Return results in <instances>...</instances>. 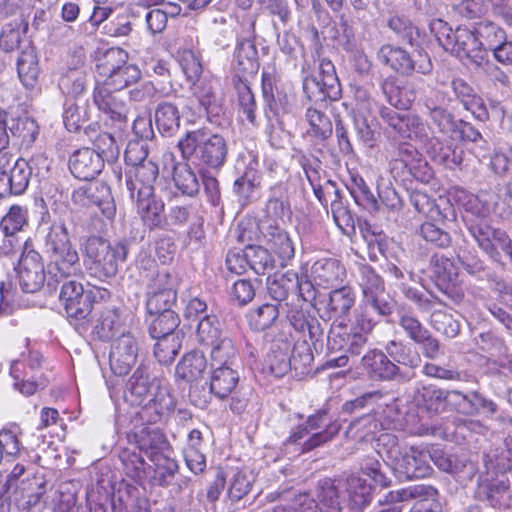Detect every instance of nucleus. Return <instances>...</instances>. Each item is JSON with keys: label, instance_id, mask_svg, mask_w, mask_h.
Masks as SVG:
<instances>
[{"label": "nucleus", "instance_id": "f257e3e1", "mask_svg": "<svg viewBox=\"0 0 512 512\" xmlns=\"http://www.w3.org/2000/svg\"><path fill=\"white\" fill-rule=\"evenodd\" d=\"M124 400L131 406H142L139 415L142 420L149 423L158 422L175 407V400L165 379L151 375L148 368L143 365H140L129 378Z\"/></svg>", "mask_w": 512, "mask_h": 512}, {"label": "nucleus", "instance_id": "f03ea898", "mask_svg": "<svg viewBox=\"0 0 512 512\" xmlns=\"http://www.w3.org/2000/svg\"><path fill=\"white\" fill-rule=\"evenodd\" d=\"M178 148L183 159H194L199 165L211 169L224 166L228 156L226 139L206 127L187 131L178 141Z\"/></svg>", "mask_w": 512, "mask_h": 512}, {"label": "nucleus", "instance_id": "7ed1b4c3", "mask_svg": "<svg viewBox=\"0 0 512 512\" xmlns=\"http://www.w3.org/2000/svg\"><path fill=\"white\" fill-rule=\"evenodd\" d=\"M84 265L91 277L106 281L116 276L119 266L126 261L129 248L124 241L111 245L99 236H90L82 244Z\"/></svg>", "mask_w": 512, "mask_h": 512}, {"label": "nucleus", "instance_id": "20e7f679", "mask_svg": "<svg viewBox=\"0 0 512 512\" xmlns=\"http://www.w3.org/2000/svg\"><path fill=\"white\" fill-rule=\"evenodd\" d=\"M44 247L50 260L49 276L70 278L82 273L78 252L73 247L63 223L54 222L49 227Z\"/></svg>", "mask_w": 512, "mask_h": 512}, {"label": "nucleus", "instance_id": "39448f33", "mask_svg": "<svg viewBox=\"0 0 512 512\" xmlns=\"http://www.w3.org/2000/svg\"><path fill=\"white\" fill-rule=\"evenodd\" d=\"M437 24L439 25L437 41L446 51H450L459 58H468L477 66H481L486 61V52L480 48L475 28L459 26L453 30L441 20Z\"/></svg>", "mask_w": 512, "mask_h": 512}, {"label": "nucleus", "instance_id": "423d86ee", "mask_svg": "<svg viewBox=\"0 0 512 512\" xmlns=\"http://www.w3.org/2000/svg\"><path fill=\"white\" fill-rule=\"evenodd\" d=\"M60 282H63L59 301L63 305L69 318L84 320L90 315L93 302L89 292H85L83 285L68 278L49 277L46 290L49 294L56 292Z\"/></svg>", "mask_w": 512, "mask_h": 512}, {"label": "nucleus", "instance_id": "0eeeda50", "mask_svg": "<svg viewBox=\"0 0 512 512\" xmlns=\"http://www.w3.org/2000/svg\"><path fill=\"white\" fill-rule=\"evenodd\" d=\"M467 229L478 247L493 261L501 262L504 253L512 264V240L505 231L490 226L483 219L467 221Z\"/></svg>", "mask_w": 512, "mask_h": 512}, {"label": "nucleus", "instance_id": "6e6552de", "mask_svg": "<svg viewBox=\"0 0 512 512\" xmlns=\"http://www.w3.org/2000/svg\"><path fill=\"white\" fill-rule=\"evenodd\" d=\"M377 59L393 71L406 76L414 72L427 75L433 69L432 62L426 53L417 52L410 55L401 47L391 44H385L379 48Z\"/></svg>", "mask_w": 512, "mask_h": 512}, {"label": "nucleus", "instance_id": "1a4fd4ad", "mask_svg": "<svg viewBox=\"0 0 512 512\" xmlns=\"http://www.w3.org/2000/svg\"><path fill=\"white\" fill-rule=\"evenodd\" d=\"M390 169L394 177L402 180H408L410 177L427 182L431 177V169L427 161L410 145L403 144L398 148L397 157L391 160Z\"/></svg>", "mask_w": 512, "mask_h": 512}, {"label": "nucleus", "instance_id": "9d476101", "mask_svg": "<svg viewBox=\"0 0 512 512\" xmlns=\"http://www.w3.org/2000/svg\"><path fill=\"white\" fill-rule=\"evenodd\" d=\"M361 361L367 376L375 381L406 383L415 376V373L403 370L394 361L390 360L385 350H370L362 357Z\"/></svg>", "mask_w": 512, "mask_h": 512}, {"label": "nucleus", "instance_id": "9b49d317", "mask_svg": "<svg viewBox=\"0 0 512 512\" xmlns=\"http://www.w3.org/2000/svg\"><path fill=\"white\" fill-rule=\"evenodd\" d=\"M31 167L25 159L13 160L7 153H0V193L20 195L28 187Z\"/></svg>", "mask_w": 512, "mask_h": 512}, {"label": "nucleus", "instance_id": "f8f14e48", "mask_svg": "<svg viewBox=\"0 0 512 512\" xmlns=\"http://www.w3.org/2000/svg\"><path fill=\"white\" fill-rule=\"evenodd\" d=\"M139 343L130 332L123 331L111 343L109 365L117 376L127 375L137 361Z\"/></svg>", "mask_w": 512, "mask_h": 512}, {"label": "nucleus", "instance_id": "ddd939ff", "mask_svg": "<svg viewBox=\"0 0 512 512\" xmlns=\"http://www.w3.org/2000/svg\"><path fill=\"white\" fill-rule=\"evenodd\" d=\"M18 278L21 289L36 293L44 287L46 275L42 256L33 249H24L18 264Z\"/></svg>", "mask_w": 512, "mask_h": 512}, {"label": "nucleus", "instance_id": "4468645a", "mask_svg": "<svg viewBox=\"0 0 512 512\" xmlns=\"http://www.w3.org/2000/svg\"><path fill=\"white\" fill-rule=\"evenodd\" d=\"M475 497L494 509L511 506V491L507 478L480 475L478 478Z\"/></svg>", "mask_w": 512, "mask_h": 512}, {"label": "nucleus", "instance_id": "2eb2a0df", "mask_svg": "<svg viewBox=\"0 0 512 512\" xmlns=\"http://www.w3.org/2000/svg\"><path fill=\"white\" fill-rule=\"evenodd\" d=\"M393 308L394 305L391 299H361L354 310L351 323L355 324L356 329L360 331L372 332L382 318L389 317L392 314Z\"/></svg>", "mask_w": 512, "mask_h": 512}, {"label": "nucleus", "instance_id": "dca6fc26", "mask_svg": "<svg viewBox=\"0 0 512 512\" xmlns=\"http://www.w3.org/2000/svg\"><path fill=\"white\" fill-rule=\"evenodd\" d=\"M379 113L381 118L400 137L419 139L420 141L428 139V126L419 116L411 113L400 114L387 107H380Z\"/></svg>", "mask_w": 512, "mask_h": 512}, {"label": "nucleus", "instance_id": "f3484780", "mask_svg": "<svg viewBox=\"0 0 512 512\" xmlns=\"http://www.w3.org/2000/svg\"><path fill=\"white\" fill-rule=\"evenodd\" d=\"M430 449L412 446L404 451L395 472L406 479H421L432 474Z\"/></svg>", "mask_w": 512, "mask_h": 512}, {"label": "nucleus", "instance_id": "a211bd4d", "mask_svg": "<svg viewBox=\"0 0 512 512\" xmlns=\"http://www.w3.org/2000/svg\"><path fill=\"white\" fill-rule=\"evenodd\" d=\"M158 174V166L151 160L130 168L125 174V184L130 198L134 200L135 195L147 196L154 192Z\"/></svg>", "mask_w": 512, "mask_h": 512}, {"label": "nucleus", "instance_id": "6ab92c4d", "mask_svg": "<svg viewBox=\"0 0 512 512\" xmlns=\"http://www.w3.org/2000/svg\"><path fill=\"white\" fill-rule=\"evenodd\" d=\"M438 496V490L430 485H413L403 488L398 491H391L388 493L387 501L390 502H403L411 499H419L421 501L431 499L432 503L429 505L424 503L416 504L410 512H441V504L435 500Z\"/></svg>", "mask_w": 512, "mask_h": 512}, {"label": "nucleus", "instance_id": "aec40b11", "mask_svg": "<svg viewBox=\"0 0 512 512\" xmlns=\"http://www.w3.org/2000/svg\"><path fill=\"white\" fill-rule=\"evenodd\" d=\"M344 488V479L326 478L319 481L317 489L319 510H317L318 504L314 502L315 507L310 512H342V504L346 501Z\"/></svg>", "mask_w": 512, "mask_h": 512}, {"label": "nucleus", "instance_id": "412c9836", "mask_svg": "<svg viewBox=\"0 0 512 512\" xmlns=\"http://www.w3.org/2000/svg\"><path fill=\"white\" fill-rule=\"evenodd\" d=\"M93 101L98 109L107 114L111 120L125 122L129 107L120 91L98 84L93 92Z\"/></svg>", "mask_w": 512, "mask_h": 512}, {"label": "nucleus", "instance_id": "4be33fe9", "mask_svg": "<svg viewBox=\"0 0 512 512\" xmlns=\"http://www.w3.org/2000/svg\"><path fill=\"white\" fill-rule=\"evenodd\" d=\"M73 200L82 206L96 205L105 217L112 218L116 208L110 200L109 188L106 185L90 183L79 187L73 193Z\"/></svg>", "mask_w": 512, "mask_h": 512}, {"label": "nucleus", "instance_id": "5701e85b", "mask_svg": "<svg viewBox=\"0 0 512 512\" xmlns=\"http://www.w3.org/2000/svg\"><path fill=\"white\" fill-rule=\"evenodd\" d=\"M69 168L76 178L91 181L101 173L104 162L95 150L83 148L74 152L70 157Z\"/></svg>", "mask_w": 512, "mask_h": 512}, {"label": "nucleus", "instance_id": "b1692460", "mask_svg": "<svg viewBox=\"0 0 512 512\" xmlns=\"http://www.w3.org/2000/svg\"><path fill=\"white\" fill-rule=\"evenodd\" d=\"M311 276L316 285L330 288L343 282L346 269L337 259L322 258L312 265Z\"/></svg>", "mask_w": 512, "mask_h": 512}, {"label": "nucleus", "instance_id": "393cba45", "mask_svg": "<svg viewBox=\"0 0 512 512\" xmlns=\"http://www.w3.org/2000/svg\"><path fill=\"white\" fill-rule=\"evenodd\" d=\"M338 431L339 426L329 425L325 430L313 433L309 438L304 440L309 435V431L307 427L300 425L291 431L289 437L284 442V445L300 446L301 453L309 452L330 441L338 433Z\"/></svg>", "mask_w": 512, "mask_h": 512}, {"label": "nucleus", "instance_id": "a878e982", "mask_svg": "<svg viewBox=\"0 0 512 512\" xmlns=\"http://www.w3.org/2000/svg\"><path fill=\"white\" fill-rule=\"evenodd\" d=\"M129 438L130 442H133L149 459L168 449V442L158 428L149 426L137 428Z\"/></svg>", "mask_w": 512, "mask_h": 512}, {"label": "nucleus", "instance_id": "bb28decb", "mask_svg": "<svg viewBox=\"0 0 512 512\" xmlns=\"http://www.w3.org/2000/svg\"><path fill=\"white\" fill-rule=\"evenodd\" d=\"M444 101V93L434 91L431 96L426 97L424 106L431 124L438 129V132L449 134L450 132H454L458 126L453 116L442 107Z\"/></svg>", "mask_w": 512, "mask_h": 512}, {"label": "nucleus", "instance_id": "cd10ccee", "mask_svg": "<svg viewBox=\"0 0 512 512\" xmlns=\"http://www.w3.org/2000/svg\"><path fill=\"white\" fill-rule=\"evenodd\" d=\"M260 186V173L258 161L253 158L246 166L243 174L233 184V191L242 205L248 204L254 196L256 189Z\"/></svg>", "mask_w": 512, "mask_h": 512}, {"label": "nucleus", "instance_id": "c85d7f7f", "mask_svg": "<svg viewBox=\"0 0 512 512\" xmlns=\"http://www.w3.org/2000/svg\"><path fill=\"white\" fill-rule=\"evenodd\" d=\"M357 283L362 291L361 299H390L389 295L385 292L383 279L367 264H360L358 266Z\"/></svg>", "mask_w": 512, "mask_h": 512}, {"label": "nucleus", "instance_id": "c756f323", "mask_svg": "<svg viewBox=\"0 0 512 512\" xmlns=\"http://www.w3.org/2000/svg\"><path fill=\"white\" fill-rule=\"evenodd\" d=\"M134 200L137 212L146 226L153 229L162 225L164 220V203L155 197L154 192L149 193L147 196L135 195Z\"/></svg>", "mask_w": 512, "mask_h": 512}, {"label": "nucleus", "instance_id": "7c9ffc66", "mask_svg": "<svg viewBox=\"0 0 512 512\" xmlns=\"http://www.w3.org/2000/svg\"><path fill=\"white\" fill-rule=\"evenodd\" d=\"M345 481L344 495H347V507L351 512H361L371 498V486L366 479L351 476Z\"/></svg>", "mask_w": 512, "mask_h": 512}, {"label": "nucleus", "instance_id": "2f4dec72", "mask_svg": "<svg viewBox=\"0 0 512 512\" xmlns=\"http://www.w3.org/2000/svg\"><path fill=\"white\" fill-rule=\"evenodd\" d=\"M210 377V391L216 397L224 399L236 388L238 372L231 366H215Z\"/></svg>", "mask_w": 512, "mask_h": 512}, {"label": "nucleus", "instance_id": "473e14b6", "mask_svg": "<svg viewBox=\"0 0 512 512\" xmlns=\"http://www.w3.org/2000/svg\"><path fill=\"white\" fill-rule=\"evenodd\" d=\"M414 400L427 412L439 414L445 410L447 393L434 385L421 384L416 388Z\"/></svg>", "mask_w": 512, "mask_h": 512}, {"label": "nucleus", "instance_id": "72a5a7b5", "mask_svg": "<svg viewBox=\"0 0 512 512\" xmlns=\"http://www.w3.org/2000/svg\"><path fill=\"white\" fill-rule=\"evenodd\" d=\"M384 350L390 360L394 361L400 368L409 369L408 372L410 373H414L413 371L421 364L419 353L402 341L390 340L384 346Z\"/></svg>", "mask_w": 512, "mask_h": 512}, {"label": "nucleus", "instance_id": "f704fd0d", "mask_svg": "<svg viewBox=\"0 0 512 512\" xmlns=\"http://www.w3.org/2000/svg\"><path fill=\"white\" fill-rule=\"evenodd\" d=\"M234 68L241 77L254 75L259 69L258 52L254 43L250 40H243L237 44L234 53Z\"/></svg>", "mask_w": 512, "mask_h": 512}, {"label": "nucleus", "instance_id": "c9c22d12", "mask_svg": "<svg viewBox=\"0 0 512 512\" xmlns=\"http://www.w3.org/2000/svg\"><path fill=\"white\" fill-rule=\"evenodd\" d=\"M155 125L163 136H172L180 128V112L178 107L168 101L160 102L154 114Z\"/></svg>", "mask_w": 512, "mask_h": 512}, {"label": "nucleus", "instance_id": "e433bc0d", "mask_svg": "<svg viewBox=\"0 0 512 512\" xmlns=\"http://www.w3.org/2000/svg\"><path fill=\"white\" fill-rule=\"evenodd\" d=\"M267 243L282 261L291 260L295 255V248L288 233L279 225H268L263 231Z\"/></svg>", "mask_w": 512, "mask_h": 512}, {"label": "nucleus", "instance_id": "4c0bfd02", "mask_svg": "<svg viewBox=\"0 0 512 512\" xmlns=\"http://www.w3.org/2000/svg\"><path fill=\"white\" fill-rule=\"evenodd\" d=\"M17 71L20 81L26 88L35 87L39 76V65L34 47L29 45L21 51L17 60Z\"/></svg>", "mask_w": 512, "mask_h": 512}, {"label": "nucleus", "instance_id": "58836bf2", "mask_svg": "<svg viewBox=\"0 0 512 512\" xmlns=\"http://www.w3.org/2000/svg\"><path fill=\"white\" fill-rule=\"evenodd\" d=\"M207 368L205 355L197 350L186 353L176 366V376L179 379L192 382L200 378Z\"/></svg>", "mask_w": 512, "mask_h": 512}, {"label": "nucleus", "instance_id": "ea45409f", "mask_svg": "<svg viewBox=\"0 0 512 512\" xmlns=\"http://www.w3.org/2000/svg\"><path fill=\"white\" fill-rule=\"evenodd\" d=\"M288 320L296 331L307 333L309 340L313 343L320 341L324 335V329L318 319L302 309L291 310Z\"/></svg>", "mask_w": 512, "mask_h": 512}, {"label": "nucleus", "instance_id": "a19ab883", "mask_svg": "<svg viewBox=\"0 0 512 512\" xmlns=\"http://www.w3.org/2000/svg\"><path fill=\"white\" fill-rule=\"evenodd\" d=\"M432 276L439 290L451 297L449 283L456 276L453 262L444 254H434L430 259Z\"/></svg>", "mask_w": 512, "mask_h": 512}, {"label": "nucleus", "instance_id": "79ce46f5", "mask_svg": "<svg viewBox=\"0 0 512 512\" xmlns=\"http://www.w3.org/2000/svg\"><path fill=\"white\" fill-rule=\"evenodd\" d=\"M127 61L128 53L125 50L119 47L106 49L97 58L96 72L99 77L105 80L123 67Z\"/></svg>", "mask_w": 512, "mask_h": 512}, {"label": "nucleus", "instance_id": "37998d69", "mask_svg": "<svg viewBox=\"0 0 512 512\" xmlns=\"http://www.w3.org/2000/svg\"><path fill=\"white\" fill-rule=\"evenodd\" d=\"M88 138L92 142L96 153L103 159L111 163L119 156V147L116 144L115 138L108 132H97L96 129L89 127L85 130Z\"/></svg>", "mask_w": 512, "mask_h": 512}, {"label": "nucleus", "instance_id": "c03bdc74", "mask_svg": "<svg viewBox=\"0 0 512 512\" xmlns=\"http://www.w3.org/2000/svg\"><path fill=\"white\" fill-rule=\"evenodd\" d=\"M8 129L16 142L24 148H30L39 134L37 123L29 117L12 118Z\"/></svg>", "mask_w": 512, "mask_h": 512}, {"label": "nucleus", "instance_id": "a18cd8bd", "mask_svg": "<svg viewBox=\"0 0 512 512\" xmlns=\"http://www.w3.org/2000/svg\"><path fill=\"white\" fill-rule=\"evenodd\" d=\"M232 82L238 95V103L241 112L246 116L249 123L256 125V102L247 77L235 75Z\"/></svg>", "mask_w": 512, "mask_h": 512}, {"label": "nucleus", "instance_id": "49530a36", "mask_svg": "<svg viewBox=\"0 0 512 512\" xmlns=\"http://www.w3.org/2000/svg\"><path fill=\"white\" fill-rule=\"evenodd\" d=\"M480 48L486 52V59L488 58V51H492L498 45L503 44L506 38L505 31L490 21L479 22L474 27Z\"/></svg>", "mask_w": 512, "mask_h": 512}, {"label": "nucleus", "instance_id": "de8ad7c7", "mask_svg": "<svg viewBox=\"0 0 512 512\" xmlns=\"http://www.w3.org/2000/svg\"><path fill=\"white\" fill-rule=\"evenodd\" d=\"M120 315L115 309L104 310L95 325L94 331L103 341L114 340L118 333L125 331Z\"/></svg>", "mask_w": 512, "mask_h": 512}, {"label": "nucleus", "instance_id": "09e8293b", "mask_svg": "<svg viewBox=\"0 0 512 512\" xmlns=\"http://www.w3.org/2000/svg\"><path fill=\"white\" fill-rule=\"evenodd\" d=\"M211 367L231 366L236 359L238 350L233 340L226 334L209 345Z\"/></svg>", "mask_w": 512, "mask_h": 512}, {"label": "nucleus", "instance_id": "8fccbe9b", "mask_svg": "<svg viewBox=\"0 0 512 512\" xmlns=\"http://www.w3.org/2000/svg\"><path fill=\"white\" fill-rule=\"evenodd\" d=\"M376 452L394 471L404 454L398 438L390 433L381 434L377 438Z\"/></svg>", "mask_w": 512, "mask_h": 512}, {"label": "nucleus", "instance_id": "3c124183", "mask_svg": "<svg viewBox=\"0 0 512 512\" xmlns=\"http://www.w3.org/2000/svg\"><path fill=\"white\" fill-rule=\"evenodd\" d=\"M354 304V292L350 287L343 286L330 292L327 311L331 317H342L348 314Z\"/></svg>", "mask_w": 512, "mask_h": 512}, {"label": "nucleus", "instance_id": "603ef678", "mask_svg": "<svg viewBox=\"0 0 512 512\" xmlns=\"http://www.w3.org/2000/svg\"><path fill=\"white\" fill-rule=\"evenodd\" d=\"M511 452L504 447L491 449L483 456V463L486 469L484 475L496 476L504 474L512 468Z\"/></svg>", "mask_w": 512, "mask_h": 512}, {"label": "nucleus", "instance_id": "864d4df0", "mask_svg": "<svg viewBox=\"0 0 512 512\" xmlns=\"http://www.w3.org/2000/svg\"><path fill=\"white\" fill-rule=\"evenodd\" d=\"M173 181L176 188L187 196H194L199 192L200 184L195 172L186 163L174 166Z\"/></svg>", "mask_w": 512, "mask_h": 512}, {"label": "nucleus", "instance_id": "5fc2aeb1", "mask_svg": "<svg viewBox=\"0 0 512 512\" xmlns=\"http://www.w3.org/2000/svg\"><path fill=\"white\" fill-rule=\"evenodd\" d=\"M152 315H155L149 326V333L152 338L180 335L179 332H176L180 324V318L176 312L165 311L163 313H153Z\"/></svg>", "mask_w": 512, "mask_h": 512}, {"label": "nucleus", "instance_id": "6e6d98bb", "mask_svg": "<svg viewBox=\"0 0 512 512\" xmlns=\"http://www.w3.org/2000/svg\"><path fill=\"white\" fill-rule=\"evenodd\" d=\"M141 78L140 69L134 64L126 63L115 71L111 76L107 79L103 80L101 85L110 87L116 91H121L128 86L137 83Z\"/></svg>", "mask_w": 512, "mask_h": 512}, {"label": "nucleus", "instance_id": "4d7b16f0", "mask_svg": "<svg viewBox=\"0 0 512 512\" xmlns=\"http://www.w3.org/2000/svg\"><path fill=\"white\" fill-rule=\"evenodd\" d=\"M157 342L154 345V355L159 363L171 364L182 346V336L170 335L154 337Z\"/></svg>", "mask_w": 512, "mask_h": 512}, {"label": "nucleus", "instance_id": "13d9d810", "mask_svg": "<svg viewBox=\"0 0 512 512\" xmlns=\"http://www.w3.org/2000/svg\"><path fill=\"white\" fill-rule=\"evenodd\" d=\"M249 267L258 275H270L275 269V260L271 253L262 246H248Z\"/></svg>", "mask_w": 512, "mask_h": 512}, {"label": "nucleus", "instance_id": "bf43d9fd", "mask_svg": "<svg viewBox=\"0 0 512 512\" xmlns=\"http://www.w3.org/2000/svg\"><path fill=\"white\" fill-rule=\"evenodd\" d=\"M381 89L387 102L397 109L407 110L414 101V94L406 93L392 77H388L382 82Z\"/></svg>", "mask_w": 512, "mask_h": 512}, {"label": "nucleus", "instance_id": "052dcab7", "mask_svg": "<svg viewBox=\"0 0 512 512\" xmlns=\"http://www.w3.org/2000/svg\"><path fill=\"white\" fill-rule=\"evenodd\" d=\"M28 223V210L20 205H13L0 221L4 236H15Z\"/></svg>", "mask_w": 512, "mask_h": 512}, {"label": "nucleus", "instance_id": "680f3d73", "mask_svg": "<svg viewBox=\"0 0 512 512\" xmlns=\"http://www.w3.org/2000/svg\"><path fill=\"white\" fill-rule=\"evenodd\" d=\"M279 316L276 304L265 303L248 314L250 327L255 331H263L270 328Z\"/></svg>", "mask_w": 512, "mask_h": 512}, {"label": "nucleus", "instance_id": "e2e57ef3", "mask_svg": "<svg viewBox=\"0 0 512 512\" xmlns=\"http://www.w3.org/2000/svg\"><path fill=\"white\" fill-rule=\"evenodd\" d=\"M226 335L216 315H204L197 325L196 337L201 345L208 346Z\"/></svg>", "mask_w": 512, "mask_h": 512}, {"label": "nucleus", "instance_id": "0e129e2a", "mask_svg": "<svg viewBox=\"0 0 512 512\" xmlns=\"http://www.w3.org/2000/svg\"><path fill=\"white\" fill-rule=\"evenodd\" d=\"M147 293L167 292L168 289L176 290V277L166 268H156L149 271L146 276Z\"/></svg>", "mask_w": 512, "mask_h": 512}, {"label": "nucleus", "instance_id": "69168bd1", "mask_svg": "<svg viewBox=\"0 0 512 512\" xmlns=\"http://www.w3.org/2000/svg\"><path fill=\"white\" fill-rule=\"evenodd\" d=\"M294 289L302 291V286L296 273L288 272L286 275L281 276L279 279H274L268 284L270 296L278 302L285 300L289 292Z\"/></svg>", "mask_w": 512, "mask_h": 512}, {"label": "nucleus", "instance_id": "338daca9", "mask_svg": "<svg viewBox=\"0 0 512 512\" xmlns=\"http://www.w3.org/2000/svg\"><path fill=\"white\" fill-rule=\"evenodd\" d=\"M350 193L355 202L367 210L378 209V201L361 176H353Z\"/></svg>", "mask_w": 512, "mask_h": 512}, {"label": "nucleus", "instance_id": "774afa93", "mask_svg": "<svg viewBox=\"0 0 512 512\" xmlns=\"http://www.w3.org/2000/svg\"><path fill=\"white\" fill-rule=\"evenodd\" d=\"M431 326L448 338H454L459 333V323L451 313L443 309H434L430 315Z\"/></svg>", "mask_w": 512, "mask_h": 512}]
</instances>
